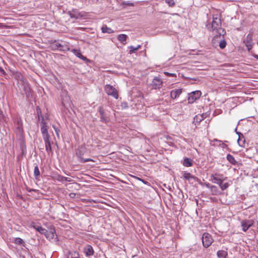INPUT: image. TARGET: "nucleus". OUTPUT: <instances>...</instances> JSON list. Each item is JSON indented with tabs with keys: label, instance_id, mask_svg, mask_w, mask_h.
<instances>
[{
	"label": "nucleus",
	"instance_id": "nucleus-43",
	"mask_svg": "<svg viewBox=\"0 0 258 258\" xmlns=\"http://www.w3.org/2000/svg\"><path fill=\"white\" fill-rule=\"evenodd\" d=\"M240 141H241V140H240V139L239 138V139H238V141H237L238 143L239 144V145L240 146H242V145H241V144H240Z\"/></svg>",
	"mask_w": 258,
	"mask_h": 258
},
{
	"label": "nucleus",
	"instance_id": "nucleus-11",
	"mask_svg": "<svg viewBox=\"0 0 258 258\" xmlns=\"http://www.w3.org/2000/svg\"><path fill=\"white\" fill-rule=\"evenodd\" d=\"M98 111L100 114V120L103 122H107L109 120V118L104 112V110L102 106L98 108Z\"/></svg>",
	"mask_w": 258,
	"mask_h": 258
},
{
	"label": "nucleus",
	"instance_id": "nucleus-44",
	"mask_svg": "<svg viewBox=\"0 0 258 258\" xmlns=\"http://www.w3.org/2000/svg\"><path fill=\"white\" fill-rule=\"evenodd\" d=\"M141 47V45H138L137 47H136V49H137V50L138 49H139Z\"/></svg>",
	"mask_w": 258,
	"mask_h": 258
},
{
	"label": "nucleus",
	"instance_id": "nucleus-26",
	"mask_svg": "<svg viewBox=\"0 0 258 258\" xmlns=\"http://www.w3.org/2000/svg\"><path fill=\"white\" fill-rule=\"evenodd\" d=\"M101 30L103 33L110 34L113 32V31L111 28L107 27L106 26L102 27Z\"/></svg>",
	"mask_w": 258,
	"mask_h": 258
},
{
	"label": "nucleus",
	"instance_id": "nucleus-40",
	"mask_svg": "<svg viewBox=\"0 0 258 258\" xmlns=\"http://www.w3.org/2000/svg\"><path fill=\"white\" fill-rule=\"evenodd\" d=\"M125 4L127 6H134V4L133 3H130V2H126L125 3Z\"/></svg>",
	"mask_w": 258,
	"mask_h": 258
},
{
	"label": "nucleus",
	"instance_id": "nucleus-39",
	"mask_svg": "<svg viewBox=\"0 0 258 258\" xmlns=\"http://www.w3.org/2000/svg\"><path fill=\"white\" fill-rule=\"evenodd\" d=\"M69 197H70L71 198H72V199L75 198V197H76V194H75V193H73V192H72V193H70V194H69Z\"/></svg>",
	"mask_w": 258,
	"mask_h": 258
},
{
	"label": "nucleus",
	"instance_id": "nucleus-46",
	"mask_svg": "<svg viewBox=\"0 0 258 258\" xmlns=\"http://www.w3.org/2000/svg\"><path fill=\"white\" fill-rule=\"evenodd\" d=\"M98 1V0H92L93 3H96Z\"/></svg>",
	"mask_w": 258,
	"mask_h": 258
},
{
	"label": "nucleus",
	"instance_id": "nucleus-2",
	"mask_svg": "<svg viewBox=\"0 0 258 258\" xmlns=\"http://www.w3.org/2000/svg\"><path fill=\"white\" fill-rule=\"evenodd\" d=\"M210 178L213 182L219 185L222 190L226 189L229 186L228 183H223V181L227 179V177H224L222 174L217 173L212 174L211 175Z\"/></svg>",
	"mask_w": 258,
	"mask_h": 258
},
{
	"label": "nucleus",
	"instance_id": "nucleus-9",
	"mask_svg": "<svg viewBox=\"0 0 258 258\" xmlns=\"http://www.w3.org/2000/svg\"><path fill=\"white\" fill-rule=\"evenodd\" d=\"M163 82L159 77H155L153 79L151 86L153 89H159L162 86Z\"/></svg>",
	"mask_w": 258,
	"mask_h": 258
},
{
	"label": "nucleus",
	"instance_id": "nucleus-25",
	"mask_svg": "<svg viewBox=\"0 0 258 258\" xmlns=\"http://www.w3.org/2000/svg\"><path fill=\"white\" fill-rule=\"evenodd\" d=\"M57 180L59 181L63 182L64 181H68V182H72L73 181V180L72 178L69 177H64L61 175H59L58 176Z\"/></svg>",
	"mask_w": 258,
	"mask_h": 258
},
{
	"label": "nucleus",
	"instance_id": "nucleus-6",
	"mask_svg": "<svg viewBox=\"0 0 258 258\" xmlns=\"http://www.w3.org/2000/svg\"><path fill=\"white\" fill-rule=\"evenodd\" d=\"M213 242L212 236L207 232H205L202 236V242L204 247L208 248Z\"/></svg>",
	"mask_w": 258,
	"mask_h": 258
},
{
	"label": "nucleus",
	"instance_id": "nucleus-12",
	"mask_svg": "<svg viewBox=\"0 0 258 258\" xmlns=\"http://www.w3.org/2000/svg\"><path fill=\"white\" fill-rule=\"evenodd\" d=\"M253 224V221L251 220H244L241 222V226L242 230L244 232L247 231Z\"/></svg>",
	"mask_w": 258,
	"mask_h": 258
},
{
	"label": "nucleus",
	"instance_id": "nucleus-1",
	"mask_svg": "<svg viewBox=\"0 0 258 258\" xmlns=\"http://www.w3.org/2000/svg\"><path fill=\"white\" fill-rule=\"evenodd\" d=\"M206 26L210 31H215L219 35L224 33V30L221 28V19L219 17H213L212 23L207 24Z\"/></svg>",
	"mask_w": 258,
	"mask_h": 258
},
{
	"label": "nucleus",
	"instance_id": "nucleus-49",
	"mask_svg": "<svg viewBox=\"0 0 258 258\" xmlns=\"http://www.w3.org/2000/svg\"><path fill=\"white\" fill-rule=\"evenodd\" d=\"M226 145L225 144H223V148H224V147H226Z\"/></svg>",
	"mask_w": 258,
	"mask_h": 258
},
{
	"label": "nucleus",
	"instance_id": "nucleus-20",
	"mask_svg": "<svg viewBox=\"0 0 258 258\" xmlns=\"http://www.w3.org/2000/svg\"><path fill=\"white\" fill-rule=\"evenodd\" d=\"M127 38V35L125 34H119L118 37L117 39L119 41H120L121 43L123 44H125L126 43V40Z\"/></svg>",
	"mask_w": 258,
	"mask_h": 258
},
{
	"label": "nucleus",
	"instance_id": "nucleus-37",
	"mask_svg": "<svg viewBox=\"0 0 258 258\" xmlns=\"http://www.w3.org/2000/svg\"><path fill=\"white\" fill-rule=\"evenodd\" d=\"M52 127L54 130L55 132L56 133V135L57 138H59V133L60 132L59 130L57 127H56V126L55 125H52Z\"/></svg>",
	"mask_w": 258,
	"mask_h": 258
},
{
	"label": "nucleus",
	"instance_id": "nucleus-13",
	"mask_svg": "<svg viewBox=\"0 0 258 258\" xmlns=\"http://www.w3.org/2000/svg\"><path fill=\"white\" fill-rule=\"evenodd\" d=\"M68 14L71 18H75L77 19L86 16V15L82 14L80 12L77 10H72V11H70L68 12Z\"/></svg>",
	"mask_w": 258,
	"mask_h": 258
},
{
	"label": "nucleus",
	"instance_id": "nucleus-18",
	"mask_svg": "<svg viewBox=\"0 0 258 258\" xmlns=\"http://www.w3.org/2000/svg\"><path fill=\"white\" fill-rule=\"evenodd\" d=\"M45 143V146L46 150L47 152H51V143L50 141V139H47L45 140H43Z\"/></svg>",
	"mask_w": 258,
	"mask_h": 258
},
{
	"label": "nucleus",
	"instance_id": "nucleus-28",
	"mask_svg": "<svg viewBox=\"0 0 258 258\" xmlns=\"http://www.w3.org/2000/svg\"><path fill=\"white\" fill-rule=\"evenodd\" d=\"M210 190L213 195H216L219 192L218 188L215 185H211L210 186Z\"/></svg>",
	"mask_w": 258,
	"mask_h": 258
},
{
	"label": "nucleus",
	"instance_id": "nucleus-42",
	"mask_svg": "<svg viewBox=\"0 0 258 258\" xmlns=\"http://www.w3.org/2000/svg\"><path fill=\"white\" fill-rule=\"evenodd\" d=\"M205 185H206V186L207 187H209V188H210V186H211V185L210 184V183H205Z\"/></svg>",
	"mask_w": 258,
	"mask_h": 258
},
{
	"label": "nucleus",
	"instance_id": "nucleus-8",
	"mask_svg": "<svg viewBox=\"0 0 258 258\" xmlns=\"http://www.w3.org/2000/svg\"><path fill=\"white\" fill-rule=\"evenodd\" d=\"M201 92L200 91H196L189 94L188 101L189 103H192L199 99L201 96Z\"/></svg>",
	"mask_w": 258,
	"mask_h": 258
},
{
	"label": "nucleus",
	"instance_id": "nucleus-24",
	"mask_svg": "<svg viewBox=\"0 0 258 258\" xmlns=\"http://www.w3.org/2000/svg\"><path fill=\"white\" fill-rule=\"evenodd\" d=\"M227 159L230 163L233 165H236L237 163V162L234 159V157L230 154H228L227 155Z\"/></svg>",
	"mask_w": 258,
	"mask_h": 258
},
{
	"label": "nucleus",
	"instance_id": "nucleus-41",
	"mask_svg": "<svg viewBox=\"0 0 258 258\" xmlns=\"http://www.w3.org/2000/svg\"><path fill=\"white\" fill-rule=\"evenodd\" d=\"M0 72L3 73V74H4L5 73V71L3 70V69L0 67Z\"/></svg>",
	"mask_w": 258,
	"mask_h": 258
},
{
	"label": "nucleus",
	"instance_id": "nucleus-48",
	"mask_svg": "<svg viewBox=\"0 0 258 258\" xmlns=\"http://www.w3.org/2000/svg\"><path fill=\"white\" fill-rule=\"evenodd\" d=\"M138 179H139L141 181H142L144 183H146L144 181V180H142L141 179H140V178H138Z\"/></svg>",
	"mask_w": 258,
	"mask_h": 258
},
{
	"label": "nucleus",
	"instance_id": "nucleus-35",
	"mask_svg": "<svg viewBox=\"0 0 258 258\" xmlns=\"http://www.w3.org/2000/svg\"><path fill=\"white\" fill-rule=\"evenodd\" d=\"M14 76L17 79L21 80L23 78V76L20 73L17 72L14 74Z\"/></svg>",
	"mask_w": 258,
	"mask_h": 258
},
{
	"label": "nucleus",
	"instance_id": "nucleus-23",
	"mask_svg": "<svg viewBox=\"0 0 258 258\" xmlns=\"http://www.w3.org/2000/svg\"><path fill=\"white\" fill-rule=\"evenodd\" d=\"M73 52H74V53L75 54L76 56H77L79 58L82 59V60H86L87 59V58L85 56H83L81 54L80 50L73 49Z\"/></svg>",
	"mask_w": 258,
	"mask_h": 258
},
{
	"label": "nucleus",
	"instance_id": "nucleus-30",
	"mask_svg": "<svg viewBox=\"0 0 258 258\" xmlns=\"http://www.w3.org/2000/svg\"><path fill=\"white\" fill-rule=\"evenodd\" d=\"M40 171L39 170L38 166L37 165L35 166L34 167V175L35 177H37L40 175Z\"/></svg>",
	"mask_w": 258,
	"mask_h": 258
},
{
	"label": "nucleus",
	"instance_id": "nucleus-31",
	"mask_svg": "<svg viewBox=\"0 0 258 258\" xmlns=\"http://www.w3.org/2000/svg\"><path fill=\"white\" fill-rule=\"evenodd\" d=\"M14 242L17 244L20 245L23 244L24 242L22 239H21V238L17 237L15 239Z\"/></svg>",
	"mask_w": 258,
	"mask_h": 258
},
{
	"label": "nucleus",
	"instance_id": "nucleus-16",
	"mask_svg": "<svg viewBox=\"0 0 258 258\" xmlns=\"http://www.w3.org/2000/svg\"><path fill=\"white\" fill-rule=\"evenodd\" d=\"M183 178L184 179L188 180L189 182H194L196 180H198V178L193 175H192L190 173L185 172L183 174Z\"/></svg>",
	"mask_w": 258,
	"mask_h": 258
},
{
	"label": "nucleus",
	"instance_id": "nucleus-45",
	"mask_svg": "<svg viewBox=\"0 0 258 258\" xmlns=\"http://www.w3.org/2000/svg\"><path fill=\"white\" fill-rule=\"evenodd\" d=\"M253 57L255 58H256L257 59H258V55L257 54H253Z\"/></svg>",
	"mask_w": 258,
	"mask_h": 258
},
{
	"label": "nucleus",
	"instance_id": "nucleus-51",
	"mask_svg": "<svg viewBox=\"0 0 258 258\" xmlns=\"http://www.w3.org/2000/svg\"><path fill=\"white\" fill-rule=\"evenodd\" d=\"M196 118H197V119H198V116H196Z\"/></svg>",
	"mask_w": 258,
	"mask_h": 258
},
{
	"label": "nucleus",
	"instance_id": "nucleus-21",
	"mask_svg": "<svg viewBox=\"0 0 258 258\" xmlns=\"http://www.w3.org/2000/svg\"><path fill=\"white\" fill-rule=\"evenodd\" d=\"M193 164V161L191 159L188 158H184L183 162V165L185 167H190Z\"/></svg>",
	"mask_w": 258,
	"mask_h": 258
},
{
	"label": "nucleus",
	"instance_id": "nucleus-3",
	"mask_svg": "<svg viewBox=\"0 0 258 258\" xmlns=\"http://www.w3.org/2000/svg\"><path fill=\"white\" fill-rule=\"evenodd\" d=\"M39 119L40 121V129L42 134L43 140L50 139V136L48 132V122L46 119H44L42 116H39Z\"/></svg>",
	"mask_w": 258,
	"mask_h": 258
},
{
	"label": "nucleus",
	"instance_id": "nucleus-19",
	"mask_svg": "<svg viewBox=\"0 0 258 258\" xmlns=\"http://www.w3.org/2000/svg\"><path fill=\"white\" fill-rule=\"evenodd\" d=\"M217 255L218 258H227L228 253L225 250H220L217 252Z\"/></svg>",
	"mask_w": 258,
	"mask_h": 258
},
{
	"label": "nucleus",
	"instance_id": "nucleus-34",
	"mask_svg": "<svg viewBox=\"0 0 258 258\" xmlns=\"http://www.w3.org/2000/svg\"><path fill=\"white\" fill-rule=\"evenodd\" d=\"M128 48L130 49L129 53L131 54L135 52L137 50V49H136V48L133 46H129Z\"/></svg>",
	"mask_w": 258,
	"mask_h": 258
},
{
	"label": "nucleus",
	"instance_id": "nucleus-22",
	"mask_svg": "<svg viewBox=\"0 0 258 258\" xmlns=\"http://www.w3.org/2000/svg\"><path fill=\"white\" fill-rule=\"evenodd\" d=\"M31 226L33 227L35 229L39 232L41 234H43L45 232V229L42 228V227L39 226L38 225L35 224L34 223L31 224Z\"/></svg>",
	"mask_w": 258,
	"mask_h": 258
},
{
	"label": "nucleus",
	"instance_id": "nucleus-33",
	"mask_svg": "<svg viewBox=\"0 0 258 258\" xmlns=\"http://www.w3.org/2000/svg\"><path fill=\"white\" fill-rule=\"evenodd\" d=\"M18 128L20 131L22 130V123L21 119H18L17 121Z\"/></svg>",
	"mask_w": 258,
	"mask_h": 258
},
{
	"label": "nucleus",
	"instance_id": "nucleus-47",
	"mask_svg": "<svg viewBox=\"0 0 258 258\" xmlns=\"http://www.w3.org/2000/svg\"><path fill=\"white\" fill-rule=\"evenodd\" d=\"M200 117H201V118H199V121L200 122L203 119L202 116H200Z\"/></svg>",
	"mask_w": 258,
	"mask_h": 258
},
{
	"label": "nucleus",
	"instance_id": "nucleus-4",
	"mask_svg": "<svg viewBox=\"0 0 258 258\" xmlns=\"http://www.w3.org/2000/svg\"><path fill=\"white\" fill-rule=\"evenodd\" d=\"M87 152V149L84 146H81L79 147L78 149L77 152H76V155L79 158V160L81 163H85L88 161H93L94 162V160L91 158H83V156Z\"/></svg>",
	"mask_w": 258,
	"mask_h": 258
},
{
	"label": "nucleus",
	"instance_id": "nucleus-5",
	"mask_svg": "<svg viewBox=\"0 0 258 258\" xmlns=\"http://www.w3.org/2000/svg\"><path fill=\"white\" fill-rule=\"evenodd\" d=\"M104 90L108 95L111 96L116 99H118V91L113 86L106 85L104 87Z\"/></svg>",
	"mask_w": 258,
	"mask_h": 258
},
{
	"label": "nucleus",
	"instance_id": "nucleus-10",
	"mask_svg": "<svg viewBox=\"0 0 258 258\" xmlns=\"http://www.w3.org/2000/svg\"><path fill=\"white\" fill-rule=\"evenodd\" d=\"M252 41V35L251 34H248L244 41V43H245L248 51H249L252 47L253 43Z\"/></svg>",
	"mask_w": 258,
	"mask_h": 258
},
{
	"label": "nucleus",
	"instance_id": "nucleus-29",
	"mask_svg": "<svg viewBox=\"0 0 258 258\" xmlns=\"http://www.w3.org/2000/svg\"><path fill=\"white\" fill-rule=\"evenodd\" d=\"M24 90L26 96H29L30 94L31 88L27 84L24 85Z\"/></svg>",
	"mask_w": 258,
	"mask_h": 258
},
{
	"label": "nucleus",
	"instance_id": "nucleus-15",
	"mask_svg": "<svg viewBox=\"0 0 258 258\" xmlns=\"http://www.w3.org/2000/svg\"><path fill=\"white\" fill-rule=\"evenodd\" d=\"M182 92V89L172 90L170 92V97L173 99H175L180 95Z\"/></svg>",
	"mask_w": 258,
	"mask_h": 258
},
{
	"label": "nucleus",
	"instance_id": "nucleus-52",
	"mask_svg": "<svg viewBox=\"0 0 258 258\" xmlns=\"http://www.w3.org/2000/svg\"><path fill=\"white\" fill-rule=\"evenodd\" d=\"M31 190H34V189L32 190H29V191H31Z\"/></svg>",
	"mask_w": 258,
	"mask_h": 258
},
{
	"label": "nucleus",
	"instance_id": "nucleus-50",
	"mask_svg": "<svg viewBox=\"0 0 258 258\" xmlns=\"http://www.w3.org/2000/svg\"><path fill=\"white\" fill-rule=\"evenodd\" d=\"M216 141H218V142H221V141H218L217 140H216Z\"/></svg>",
	"mask_w": 258,
	"mask_h": 258
},
{
	"label": "nucleus",
	"instance_id": "nucleus-7",
	"mask_svg": "<svg viewBox=\"0 0 258 258\" xmlns=\"http://www.w3.org/2000/svg\"><path fill=\"white\" fill-rule=\"evenodd\" d=\"M43 234L49 240L54 239L56 236L55 230L53 226H51L49 231L45 229Z\"/></svg>",
	"mask_w": 258,
	"mask_h": 258
},
{
	"label": "nucleus",
	"instance_id": "nucleus-38",
	"mask_svg": "<svg viewBox=\"0 0 258 258\" xmlns=\"http://www.w3.org/2000/svg\"><path fill=\"white\" fill-rule=\"evenodd\" d=\"M164 74L165 75H166L167 76H168V77H176V74H174V73H169L167 72H164Z\"/></svg>",
	"mask_w": 258,
	"mask_h": 258
},
{
	"label": "nucleus",
	"instance_id": "nucleus-36",
	"mask_svg": "<svg viewBox=\"0 0 258 258\" xmlns=\"http://www.w3.org/2000/svg\"><path fill=\"white\" fill-rule=\"evenodd\" d=\"M165 2L170 7H172L175 5L174 0H165Z\"/></svg>",
	"mask_w": 258,
	"mask_h": 258
},
{
	"label": "nucleus",
	"instance_id": "nucleus-17",
	"mask_svg": "<svg viewBox=\"0 0 258 258\" xmlns=\"http://www.w3.org/2000/svg\"><path fill=\"white\" fill-rule=\"evenodd\" d=\"M67 258H80L79 252L76 251H69L67 254Z\"/></svg>",
	"mask_w": 258,
	"mask_h": 258
},
{
	"label": "nucleus",
	"instance_id": "nucleus-14",
	"mask_svg": "<svg viewBox=\"0 0 258 258\" xmlns=\"http://www.w3.org/2000/svg\"><path fill=\"white\" fill-rule=\"evenodd\" d=\"M83 252L87 256L90 257L93 255L94 250L92 246L87 245L84 247Z\"/></svg>",
	"mask_w": 258,
	"mask_h": 258
},
{
	"label": "nucleus",
	"instance_id": "nucleus-27",
	"mask_svg": "<svg viewBox=\"0 0 258 258\" xmlns=\"http://www.w3.org/2000/svg\"><path fill=\"white\" fill-rule=\"evenodd\" d=\"M61 103H62V104L64 107H67V105H70V104H71L70 100V98L69 97H68V96H66L65 100L64 99H62V101H61Z\"/></svg>",
	"mask_w": 258,
	"mask_h": 258
},
{
	"label": "nucleus",
	"instance_id": "nucleus-32",
	"mask_svg": "<svg viewBox=\"0 0 258 258\" xmlns=\"http://www.w3.org/2000/svg\"><path fill=\"white\" fill-rule=\"evenodd\" d=\"M226 42L225 40H222L220 42L219 47L221 49L224 48L226 46Z\"/></svg>",
	"mask_w": 258,
	"mask_h": 258
}]
</instances>
